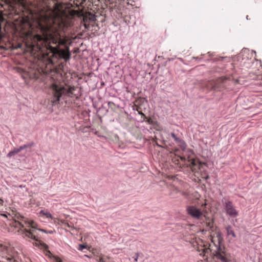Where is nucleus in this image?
<instances>
[{
  "label": "nucleus",
  "instance_id": "obj_17",
  "mask_svg": "<svg viewBox=\"0 0 262 262\" xmlns=\"http://www.w3.org/2000/svg\"><path fill=\"white\" fill-rule=\"evenodd\" d=\"M6 21L5 17H0V32H1L2 29V23H5Z\"/></svg>",
  "mask_w": 262,
  "mask_h": 262
},
{
  "label": "nucleus",
  "instance_id": "obj_10",
  "mask_svg": "<svg viewBox=\"0 0 262 262\" xmlns=\"http://www.w3.org/2000/svg\"><path fill=\"white\" fill-rule=\"evenodd\" d=\"M34 145L33 142L19 146L18 148H14L13 150H11L7 155L8 158H11L18 154L21 150L25 149L29 147H31Z\"/></svg>",
  "mask_w": 262,
  "mask_h": 262
},
{
  "label": "nucleus",
  "instance_id": "obj_23",
  "mask_svg": "<svg viewBox=\"0 0 262 262\" xmlns=\"http://www.w3.org/2000/svg\"><path fill=\"white\" fill-rule=\"evenodd\" d=\"M178 192H180L183 196H187L188 195V193L185 191H178Z\"/></svg>",
  "mask_w": 262,
  "mask_h": 262
},
{
  "label": "nucleus",
  "instance_id": "obj_20",
  "mask_svg": "<svg viewBox=\"0 0 262 262\" xmlns=\"http://www.w3.org/2000/svg\"><path fill=\"white\" fill-rule=\"evenodd\" d=\"M98 262H109L108 259H105L102 257H101L99 259Z\"/></svg>",
  "mask_w": 262,
  "mask_h": 262
},
{
  "label": "nucleus",
  "instance_id": "obj_2",
  "mask_svg": "<svg viewBox=\"0 0 262 262\" xmlns=\"http://www.w3.org/2000/svg\"><path fill=\"white\" fill-rule=\"evenodd\" d=\"M76 5L57 0H0V16H97L101 0H76Z\"/></svg>",
  "mask_w": 262,
  "mask_h": 262
},
{
  "label": "nucleus",
  "instance_id": "obj_34",
  "mask_svg": "<svg viewBox=\"0 0 262 262\" xmlns=\"http://www.w3.org/2000/svg\"><path fill=\"white\" fill-rule=\"evenodd\" d=\"M82 17H80V18H82ZM82 20H83V23H84L83 21V18H82ZM83 24L84 25V23H83Z\"/></svg>",
  "mask_w": 262,
  "mask_h": 262
},
{
  "label": "nucleus",
  "instance_id": "obj_18",
  "mask_svg": "<svg viewBox=\"0 0 262 262\" xmlns=\"http://www.w3.org/2000/svg\"><path fill=\"white\" fill-rule=\"evenodd\" d=\"M137 111H138L139 114L141 115V118L143 119L144 118L146 119V116L141 111H140L138 109H137Z\"/></svg>",
  "mask_w": 262,
  "mask_h": 262
},
{
  "label": "nucleus",
  "instance_id": "obj_29",
  "mask_svg": "<svg viewBox=\"0 0 262 262\" xmlns=\"http://www.w3.org/2000/svg\"><path fill=\"white\" fill-rule=\"evenodd\" d=\"M54 231H52V230H50V231H47V233H49V234H52Z\"/></svg>",
  "mask_w": 262,
  "mask_h": 262
},
{
  "label": "nucleus",
  "instance_id": "obj_24",
  "mask_svg": "<svg viewBox=\"0 0 262 262\" xmlns=\"http://www.w3.org/2000/svg\"><path fill=\"white\" fill-rule=\"evenodd\" d=\"M170 135L174 139V140H175L176 138H177L174 133H171Z\"/></svg>",
  "mask_w": 262,
  "mask_h": 262
},
{
  "label": "nucleus",
  "instance_id": "obj_11",
  "mask_svg": "<svg viewBox=\"0 0 262 262\" xmlns=\"http://www.w3.org/2000/svg\"><path fill=\"white\" fill-rule=\"evenodd\" d=\"M216 257L217 259H220L222 262H229L227 259L220 252L216 253Z\"/></svg>",
  "mask_w": 262,
  "mask_h": 262
},
{
  "label": "nucleus",
  "instance_id": "obj_3",
  "mask_svg": "<svg viewBox=\"0 0 262 262\" xmlns=\"http://www.w3.org/2000/svg\"><path fill=\"white\" fill-rule=\"evenodd\" d=\"M50 89L52 95L50 98V102L53 106L57 105L61 99H64L67 97L76 96L74 91L76 88L74 86H63L54 82L51 84Z\"/></svg>",
  "mask_w": 262,
  "mask_h": 262
},
{
  "label": "nucleus",
  "instance_id": "obj_19",
  "mask_svg": "<svg viewBox=\"0 0 262 262\" xmlns=\"http://www.w3.org/2000/svg\"><path fill=\"white\" fill-rule=\"evenodd\" d=\"M139 256V253H136L135 254V256L133 257V258H134L135 262H137Z\"/></svg>",
  "mask_w": 262,
  "mask_h": 262
},
{
  "label": "nucleus",
  "instance_id": "obj_30",
  "mask_svg": "<svg viewBox=\"0 0 262 262\" xmlns=\"http://www.w3.org/2000/svg\"><path fill=\"white\" fill-rule=\"evenodd\" d=\"M56 262H61V260L60 259L58 258L56 259Z\"/></svg>",
  "mask_w": 262,
  "mask_h": 262
},
{
  "label": "nucleus",
  "instance_id": "obj_16",
  "mask_svg": "<svg viewBox=\"0 0 262 262\" xmlns=\"http://www.w3.org/2000/svg\"><path fill=\"white\" fill-rule=\"evenodd\" d=\"M206 226L209 229H211L213 227V221L211 220L207 223Z\"/></svg>",
  "mask_w": 262,
  "mask_h": 262
},
{
  "label": "nucleus",
  "instance_id": "obj_39",
  "mask_svg": "<svg viewBox=\"0 0 262 262\" xmlns=\"http://www.w3.org/2000/svg\"><path fill=\"white\" fill-rule=\"evenodd\" d=\"M205 251H207V249L204 250V252H205Z\"/></svg>",
  "mask_w": 262,
  "mask_h": 262
},
{
  "label": "nucleus",
  "instance_id": "obj_4",
  "mask_svg": "<svg viewBox=\"0 0 262 262\" xmlns=\"http://www.w3.org/2000/svg\"><path fill=\"white\" fill-rule=\"evenodd\" d=\"M20 221L15 222V227L23 228L24 227V225L23 224L24 223L28 227H30L29 230L25 229L24 233L25 236L32 238L38 242L39 245L42 247H48V246L46 244L39 239L40 238V235L38 233V231H39V228H37L36 224L33 221H29L22 216H20Z\"/></svg>",
  "mask_w": 262,
  "mask_h": 262
},
{
  "label": "nucleus",
  "instance_id": "obj_8",
  "mask_svg": "<svg viewBox=\"0 0 262 262\" xmlns=\"http://www.w3.org/2000/svg\"><path fill=\"white\" fill-rule=\"evenodd\" d=\"M188 155L187 157V160L189 162V166L191 168L192 171H195L197 170V168H199L201 162L199 160H195L193 158H191L190 156L193 154V151L189 149L188 150Z\"/></svg>",
  "mask_w": 262,
  "mask_h": 262
},
{
  "label": "nucleus",
  "instance_id": "obj_22",
  "mask_svg": "<svg viewBox=\"0 0 262 262\" xmlns=\"http://www.w3.org/2000/svg\"><path fill=\"white\" fill-rule=\"evenodd\" d=\"M127 4L128 5H130L132 6H136L135 2L134 1L130 0V2H128Z\"/></svg>",
  "mask_w": 262,
  "mask_h": 262
},
{
  "label": "nucleus",
  "instance_id": "obj_28",
  "mask_svg": "<svg viewBox=\"0 0 262 262\" xmlns=\"http://www.w3.org/2000/svg\"><path fill=\"white\" fill-rule=\"evenodd\" d=\"M3 204H4V201L1 198H0V206H3Z\"/></svg>",
  "mask_w": 262,
  "mask_h": 262
},
{
  "label": "nucleus",
  "instance_id": "obj_6",
  "mask_svg": "<svg viewBox=\"0 0 262 262\" xmlns=\"http://www.w3.org/2000/svg\"><path fill=\"white\" fill-rule=\"evenodd\" d=\"M97 17H83V21L84 23L85 28L89 29L90 26L94 27L96 26L98 28L102 27L103 23L105 22V19L102 17H100V23H98V20L96 19Z\"/></svg>",
  "mask_w": 262,
  "mask_h": 262
},
{
  "label": "nucleus",
  "instance_id": "obj_35",
  "mask_svg": "<svg viewBox=\"0 0 262 262\" xmlns=\"http://www.w3.org/2000/svg\"><path fill=\"white\" fill-rule=\"evenodd\" d=\"M85 256H86V257H90V256H89L88 255H84Z\"/></svg>",
  "mask_w": 262,
  "mask_h": 262
},
{
  "label": "nucleus",
  "instance_id": "obj_31",
  "mask_svg": "<svg viewBox=\"0 0 262 262\" xmlns=\"http://www.w3.org/2000/svg\"><path fill=\"white\" fill-rule=\"evenodd\" d=\"M1 215L5 216V217H7V215L5 214H1Z\"/></svg>",
  "mask_w": 262,
  "mask_h": 262
},
{
  "label": "nucleus",
  "instance_id": "obj_37",
  "mask_svg": "<svg viewBox=\"0 0 262 262\" xmlns=\"http://www.w3.org/2000/svg\"><path fill=\"white\" fill-rule=\"evenodd\" d=\"M19 156H21V155H19ZM22 156H25V155H22Z\"/></svg>",
  "mask_w": 262,
  "mask_h": 262
},
{
  "label": "nucleus",
  "instance_id": "obj_15",
  "mask_svg": "<svg viewBox=\"0 0 262 262\" xmlns=\"http://www.w3.org/2000/svg\"><path fill=\"white\" fill-rule=\"evenodd\" d=\"M88 247L86 244H79L78 246V250L79 251H82L84 249H86Z\"/></svg>",
  "mask_w": 262,
  "mask_h": 262
},
{
  "label": "nucleus",
  "instance_id": "obj_14",
  "mask_svg": "<svg viewBox=\"0 0 262 262\" xmlns=\"http://www.w3.org/2000/svg\"><path fill=\"white\" fill-rule=\"evenodd\" d=\"M141 121L142 122H146L148 124H154L153 120L151 118H148L146 116V119L144 118L143 119H142L141 120Z\"/></svg>",
  "mask_w": 262,
  "mask_h": 262
},
{
  "label": "nucleus",
  "instance_id": "obj_7",
  "mask_svg": "<svg viewBox=\"0 0 262 262\" xmlns=\"http://www.w3.org/2000/svg\"><path fill=\"white\" fill-rule=\"evenodd\" d=\"M186 211L188 215L195 219L199 220L203 216L201 210L194 205L187 206Z\"/></svg>",
  "mask_w": 262,
  "mask_h": 262
},
{
  "label": "nucleus",
  "instance_id": "obj_9",
  "mask_svg": "<svg viewBox=\"0 0 262 262\" xmlns=\"http://www.w3.org/2000/svg\"><path fill=\"white\" fill-rule=\"evenodd\" d=\"M225 209L229 215L231 217H236L238 215V212L234 208L232 202L228 201L225 204Z\"/></svg>",
  "mask_w": 262,
  "mask_h": 262
},
{
  "label": "nucleus",
  "instance_id": "obj_36",
  "mask_svg": "<svg viewBox=\"0 0 262 262\" xmlns=\"http://www.w3.org/2000/svg\"><path fill=\"white\" fill-rule=\"evenodd\" d=\"M139 7H140L139 6H136V8H139Z\"/></svg>",
  "mask_w": 262,
  "mask_h": 262
},
{
  "label": "nucleus",
  "instance_id": "obj_12",
  "mask_svg": "<svg viewBox=\"0 0 262 262\" xmlns=\"http://www.w3.org/2000/svg\"><path fill=\"white\" fill-rule=\"evenodd\" d=\"M178 145L183 151L186 149V148L187 146V145H186L185 142L183 140H182L181 141V142L179 144H178Z\"/></svg>",
  "mask_w": 262,
  "mask_h": 262
},
{
  "label": "nucleus",
  "instance_id": "obj_5",
  "mask_svg": "<svg viewBox=\"0 0 262 262\" xmlns=\"http://www.w3.org/2000/svg\"><path fill=\"white\" fill-rule=\"evenodd\" d=\"M231 81L226 77H220L216 79L207 81L205 86L209 90L215 91H222L224 89H228Z\"/></svg>",
  "mask_w": 262,
  "mask_h": 262
},
{
  "label": "nucleus",
  "instance_id": "obj_13",
  "mask_svg": "<svg viewBox=\"0 0 262 262\" xmlns=\"http://www.w3.org/2000/svg\"><path fill=\"white\" fill-rule=\"evenodd\" d=\"M226 230H227V234L228 235H232L234 237H235V234L234 233V232L231 230V226H228L227 228H226Z\"/></svg>",
  "mask_w": 262,
  "mask_h": 262
},
{
  "label": "nucleus",
  "instance_id": "obj_26",
  "mask_svg": "<svg viewBox=\"0 0 262 262\" xmlns=\"http://www.w3.org/2000/svg\"><path fill=\"white\" fill-rule=\"evenodd\" d=\"M38 231H41V232H45V233H47V230H45V229H40V228H39V229H38Z\"/></svg>",
  "mask_w": 262,
  "mask_h": 262
},
{
  "label": "nucleus",
  "instance_id": "obj_21",
  "mask_svg": "<svg viewBox=\"0 0 262 262\" xmlns=\"http://www.w3.org/2000/svg\"><path fill=\"white\" fill-rule=\"evenodd\" d=\"M182 140V139L179 138H176L174 141H176V142L178 144H179L181 141Z\"/></svg>",
  "mask_w": 262,
  "mask_h": 262
},
{
  "label": "nucleus",
  "instance_id": "obj_32",
  "mask_svg": "<svg viewBox=\"0 0 262 262\" xmlns=\"http://www.w3.org/2000/svg\"><path fill=\"white\" fill-rule=\"evenodd\" d=\"M18 187H20V188H22V187H24V186H23V185H19Z\"/></svg>",
  "mask_w": 262,
  "mask_h": 262
},
{
  "label": "nucleus",
  "instance_id": "obj_33",
  "mask_svg": "<svg viewBox=\"0 0 262 262\" xmlns=\"http://www.w3.org/2000/svg\"><path fill=\"white\" fill-rule=\"evenodd\" d=\"M48 215H48L49 216H51V214L50 213H48Z\"/></svg>",
  "mask_w": 262,
  "mask_h": 262
},
{
  "label": "nucleus",
  "instance_id": "obj_25",
  "mask_svg": "<svg viewBox=\"0 0 262 262\" xmlns=\"http://www.w3.org/2000/svg\"><path fill=\"white\" fill-rule=\"evenodd\" d=\"M114 105V102H113L109 101V102H108V106L109 107H112V106L113 105Z\"/></svg>",
  "mask_w": 262,
  "mask_h": 262
},
{
  "label": "nucleus",
  "instance_id": "obj_38",
  "mask_svg": "<svg viewBox=\"0 0 262 262\" xmlns=\"http://www.w3.org/2000/svg\"><path fill=\"white\" fill-rule=\"evenodd\" d=\"M157 146H160V145H159V144H157ZM160 147H162V146H160Z\"/></svg>",
  "mask_w": 262,
  "mask_h": 262
},
{
  "label": "nucleus",
  "instance_id": "obj_27",
  "mask_svg": "<svg viewBox=\"0 0 262 262\" xmlns=\"http://www.w3.org/2000/svg\"><path fill=\"white\" fill-rule=\"evenodd\" d=\"M180 159L183 161H185L186 160V157L184 156L180 157Z\"/></svg>",
  "mask_w": 262,
  "mask_h": 262
},
{
  "label": "nucleus",
  "instance_id": "obj_1",
  "mask_svg": "<svg viewBox=\"0 0 262 262\" xmlns=\"http://www.w3.org/2000/svg\"><path fill=\"white\" fill-rule=\"evenodd\" d=\"M63 18L17 17L10 26L15 33L26 36L33 46L47 53L48 64L53 66L59 58H63L66 61L70 59V54L59 47L64 43L61 38L62 34L70 26V23Z\"/></svg>",
  "mask_w": 262,
  "mask_h": 262
}]
</instances>
